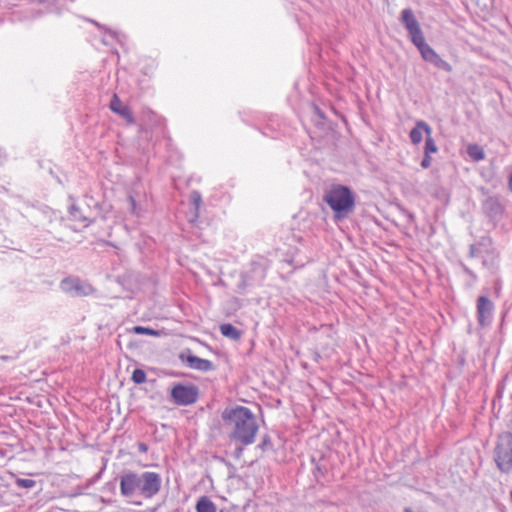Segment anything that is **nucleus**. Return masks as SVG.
<instances>
[{"label":"nucleus","mask_w":512,"mask_h":512,"mask_svg":"<svg viewBox=\"0 0 512 512\" xmlns=\"http://www.w3.org/2000/svg\"><path fill=\"white\" fill-rule=\"evenodd\" d=\"M222 419L231 441L239 443L241 446H248L254 442L258 424L250 409L243 406L225 409Z\"/></svg>","instance_id":"1"},{"label":"nucleus","mask_w":512,"mask_h":512,"mask_svg":"<svg viewBox=\"0 0 512 512\" xmlns=\"http://www.w3.org/2000/svg\"><path fill=\"white\" fill-rule=\"evenodd\" d=\"M324 201L335 212L338 219L347 217L354 209L355 200L351 190L343 185H334L324 195Z\"/></svg>","instance_id":"2"},{"label":"nucleus","mask_w":512,"mask_h":512,"mask_svg":"<svg viewBox=\"0 0 512 512\" xmlns=\"http://www.w3.org/2000/svg\"><path fill=\"white\" fill-rule=\"evenodd\" d=\"M494 461L504 473L512 471V433L504 432L497 438L494 448Z\"/></svg>","instance_id":"3"},{"label":"nucleus","mask_w":512,"mask_h":512,"mask_svg":"<svg viewBox=\"0 0 512 512\" xmlns=\"http://www.w3.org/2000/svg\"><path fill=\"white\" fill-rule=\"evenodd\" d=\"M170 396L175 404L187 406L197 401L199 389L192 384L184 385L177 383L171 388Z\"/></svg>","instance_id":"4"},{"label":"nucleus","mask_w":512,"mask_h":512,"mask_svg":"<svg viewBox=\"0 0 512 512\" xmlns=\"http://www.w3.org/2000/svg\"><path fill=\"white\" fill-rule=\"evenodd\" d=\"M60 288L74 297L88 296L94 293V288L90 284L84 283L78 278H64L60 283Z\"/></svg>","instance_id":"5"},{"label":"nucleus","mask_w":512,"mask_h":512,"mask_svg":"<svg viewBox=\"0 0 512 512\" xmlns=\"http://www.w3.org/2000/svg\"><path fill=\"white\" fill-rule=\"evenodd\" d=\"M400 20L408 32L412 43L421 40L424 37L423 31L418 20L415 18L411 9H404L401 12Z\"/></svg>","instance_id":"6"},{"label":"nucleus","mask_w":512,"mask_h":512,"mask_svg":"<svg viewBox=\"0 0 512 512\" xmlns=\"http://www.w3.org/2000/svg\"><path fill=\"white\" fill-rule=\"evenodd\" d=\"M162 479L156 472H144L141 474V495L144 498H152L161 488Z\"/></svg>","instance_id":"7"},{"label":"nucleus","mask_w":512,"mask_h":512,"mask_svg":"<svg viewBox=\"0 0 512 512\" xmlns=\"http://www.w3.org/2000/svg\"><path fill=\"white\" fill-rule=\"evenodd\" d=\"M120 491L125 497H131L136 492L141 494V474L127 472L120 477Z\"/></svg>","instance_id":"8"},{"label":"nucleus","mask_w":512,"mask_h":512,"mask_svg":"<svg viewBox=\"0 0 512 512\" xmlns=\"http://www.w3.org/2000/svg\"><path fill=\"white\" fill-rule=\"evenodd\" d=\"M179 358L191 369L202 372H208L214 369V365L210 360L199 358L193 355L190 350L182 352Z\"/></svg>","instance_id":"9"},{"label":"nucleus","mask_w":512,"mask_h":512,"mask_svg":"<svg viewBox=\"0 0 512 512\" xmlns=\"http://www.w3.org/2000/svg\"><path fill=\"white\" fill-rule=\"evenodd\" d=\"M494 305L486 296H480L477 300V316L481 326H486L492 317Z\"/></svg>","instance_id":"10"},{"label":"nucleus","mask_w":512,"mask_h":512,"mask_svg":"<svg viewBox=\"0 0 512 512\" xmlns=\"http://www.w3.org/2000/svg\"><path fill=\"white\" fill-rule=\"evenodd\" d=\"M426 137L432 134V128L423 120L416 122L414 128L410 131L409 137L413 144L417 145L422 142L423 134Z\"/></svg>","instance_id":"11"},{"label":"nucleus","mask_w":512,"mask_h":512,"mask_svg":"<svg viewBox=\"0 0 512 512\" xmlns=\"http://www.w3.org/2000/svg\"><path fill=\"white\" fill-rule=\"evenodd\" d=\"M110 109L120 115L121 117H123L124 119L127 120L128 123H133L134 122V118L132 116V113L129 109V107L125 104L122 103V101L119 99V97L114 94L112 99H111V102H110Z\"/></svg>","instance_id":"12"},{"label":"nucleus","mask_w":512,"mask_h":512,"mask_svg":"<svg viewBox=\"0 0 512 512\" xmlns=\"http://www.w3.org/2000/svg\"><path fill=\"white\" fill-rule=\"evenodd\" d=\"M413 44H414V45L417 47V49L419 50V52H420V54H421L422 58H423L425 61H427V62H429V61L432 59V57H433L435 54H437V53L435 52V50H434L432 47H430V46L426 43V41H425V37H423L421 40H418L417 42H415V43H413Z\"/></svg>","instance_id":"13"},{"label":"nucleus","mask_w":512,"mask_h":512,"mask_svg":"<svg viewBox=\"0 0 512 512\" xmlns=\"http://www.w3.org/2000/svg\"><path fill=\"white\" fill-rule=\"evenodd\" d=\"M197 512H216V505L207 496H202L196 503Z\"/></svg>","instance_id":"14"},{"label":"nucleus","mask_w":512,"mask_h":512,"mask_svg":"<svg viewBox=\"0 0 512 512\" xmlns=\"http://www.w3.org/2000/svg\"><path fill=\"white\" fill-rule=\"evenodd\" d=\"M220 332L223 336L232 340H238L241 337V331L229 323L222 324Z\"/></svg>","instance_id":"15"},{"label":"nucleus","mask_w":512,"mask_h":512,"mask_svg":"<svg viewBox=\"0 0 512 512\" xmlns=\"http://www.w3.org/2000/svg\"><path fill=\"white\" fill-rule=\"evenodd\" d=\"M467 154L473 161H481L485 158V152L478 144H469L467 147Z\"/></svg>","instance_id":"16"},{"label":"nucleus","mask_w":512,"mask_h":512,"mask_svg":"<svg viewBox=\"0 0 512 512\" xmlns=\"http://www.w3.org/2000/svg\"><path fill=\"white\" fill-rule=\"evenodd\" d=\"M429 63L433 64L435 67L444 70L446 72L452 71V66L442 59L438 54H435L432 59L429 61Z\"/></svg>","instance_id":"17"},{"label":"nucleus","mask_w":512,"mask_h":512,"mask_svg":"<svg viewBox=\"0 0 512 512\" xmlns=\"http://www.w3.org/2000/svg\"><path fill=\"white\" fill-rule=\"evenodd\" d=\"M438 151L437 145L431 135L426 137L424 154H433Z\"/></svg>","instance_id":"18"},{"label":"nucleus","mask_w":512,"mask_h":512,"mask_svg":"<svg viewBox=\"0 0 512 512\" xmlns=\"http://www.w3.org/2000/svg\"><path fill=\"white\" fill-rule=\"evenodd\" d=\"M16 485L23 489H31L35 487L36 481L28 478H17L15 481Z\"/></svg>","instance_id":"19"},{"label":"nucleus","mask_w":512,"mask_h":512,"mask_svg":"<svg viewBox=\"0 0 512 512\" xmlns=\"http://www.w3.org/2000/svg\"><path fill=\"white\" fill-rule=\"evenodd\" d=\"M131 379L136 384H142L146 382V373L142 369H135L132 373Z\"/></svg>","instance_id":"20"},{"label":"nucleus","mask_w":512,"mask_h":512,"mask_svg":"<svg viewBox=\"0 0 512 512\" xmlns=\"http://www.w3.org/2000/svg\"><path fill=\"white\" fill-rule=\"evenodd\" d=\"M70 215L73 217L74 220H79L82 222L87 221V217L82 215L80 212V209L76 207L75 205H72L70 208Z\"/></svg>","instance_id":"21"},{"label":"nucleus","mask_w":512,"mask_h":512,"mask_svg":"<svg viewBox=\"0 0 512 512\" xmlns=\"http://www.w3.org/2000/svg\"><path fill=\"white\" fill-rule=\"evenodd\" d=\"M134 331L137 334H148V335H157L158 333L150 328L135 326Z\"/></svg>","instance_id":"22"},{"label":"nucleus","mask_w":512,"mask_h":512,"mask_svg":"<svg viewBox=\"0 0 512 512\" xmlns=\"http://www.w3.org/2000/svg\"><path fill=\"white\" fill-rule=\"evenodd\" d=\"M191 201L195 205L196 210L199 208L201 203V195L197 191H193L191 193Z\"/></svg>","instance_id":"23"},{"label":"nucleus","mask_w":512,"mask_h":512,"mask_svg":"<svg viewBox=\"0 0 512 512\" xmlns=\"http://www.w3.org/2000/svg\"><path fill=\"white\" fill-rule=\"evenodd\" d=\"M128 202H129V205H130V210L132 213L134 214H137V203H136V199H135V196L133 194H130L128 196Z\"/></svg>","instance_id":"24"},{"label":"nucleus","mask_w":512,"mask_h":512,"mask_svg":"<svg viewBox=\"0 0 512 512\" xmlns=\"http://www.w3.org/2000/svg\"><path fill=\"white\" fill-rule=\"evenodd\" d=\"M430 155L431 154H424V158L421 161V167L422 168L427 169V168H429L431 166L432 157Z\"/></svg>","instance_id":"25"},{"label":"nucleus","mask_w":512,"mask_h":512,"mask_svg":"<svg viewBox=\"0 0 512 512\" xmlns=\"http://www.w3.org/2000/svg\"><path fill=\"white\" fill-rule=\"evenodd\" d=\"M139 449H140V451H142V452H146V451H147V446H146L144 443H141V444L139 445Z\"/></svg>","instance_id":"26"},{"label":"nucleus","mask_w":512,"mask_h":512,"mask_svg":"<svg viewBox=\"0 0 512 512\" xmlns=\"http://www.w3.org/2000/svg\"><path fill=\"white\" fill-rule=\"evenodd\" d=\"M474 253H475V246H474V245H471V246H470V255H471V256H474Z\"/></svg>","instance_id":"27"},{"label":"nucleus","mask_w":512,"mask_h":512,"mask_svg":"<svg viewBox=\"0 0 512 512\" xmlns=\"http://www.w3.org/2000/svg\"><path fill=\"white\" fill-rule=\"evenodd\" d=\"M509 188L512 191V173L511 176L509 177Z\"/></svg>","instance_id":"28"},{"label":"nucleus","mask_w":512,"mask_h":512,"mask_svg":"<svg viewBox=\"0 0 512 512\" xmlns=\"http://www.w3.org/2000/svg\"><path fill=\"white\" fill-rule=\"evenodd\" d=\"M467 273H468V274H470V275H472V276H474V274L472 273V271H471V270H469V269H467Z\"/></svg>","instance_id":"29"},{"label":"nucleus","mask_w":512,"mask_h":512,"mask_svg":"<svg viewBox=\"0 0 512 512\" xmlns=\"http://www.w3.org/2000/svg\"><path fill=\"white\" fill-rule=\"evenodd\" d=\"M404 512H412L410 508H405Z\"/></svg>","instance_id":"30"}]
</instances>
